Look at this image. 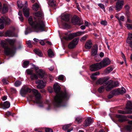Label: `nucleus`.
Segmentation results:
<instances>
[{
  "label": "nucleus",
  "mask_w": 132,
  "mask_h": 132,
  "mask_svg": "<svg viewBox=\"0 0 132 132\" xmlns=\"http://www.w3.org/2000/svg\"><path fill=\"white\" fill-rule=\"evenodd\" d=\"M45 131L46 132H53V131L51 129L49 128H46Z\"/></svg>",
  "instance_id": "6e6d98bb"
},
{
  "label": "nucleus",
  "mask_w": 132,
  "mask_h": 132,
  "mask_svg": "<svg viewBox=\"0 0 132 132\" xmlns=\"http://www.w3.org/2000/svg\"><path fill=\"white\" fill-rule=\"evenodd\" d=\"M85 24L86 26H89V23L86 21H85Z\"/></svg>",
  "instance_id": "e2e57ef3"
},
{
  "label": "nucleus",
  "mask_w": 132,
  "mask_h": 132,
  "mask_svg": "<svg viewBox=\"0 0 132 132\" xmlns=\"http://www.w3.org/2000/svg\"><path fill=\"white\" fill-rule=\"evenodd\" d=\"M5 35V36L6 37H13L14 36V33L12 31L8 30L6 32Z\"/></svg>",
  "instance_id": "bb28decb"
},
{
  "label": "nucleus",
  "mask_w": 132,
  "mask_h": 132,
  "mask_svg": "<svg viewBox=\"0 0 132 132\" xmlns=\"http://www.w3.org/2000/svg\"><path fill=\"white\" fill-rule=\"evenodd\" d=\"M80 28L82 30H84L85 29V27L84 25H82L80 26Z\"/></svg>",
  "instance_id": "774afa93"
},
{
  "label": "nucleus",
  "mask_w": 132,
  "mask_h": 132,
  "mask_svg": "<svg viewBox=\"0 0 132 132\" xmlns=\"http://www.w3.org/2000/svg\"><path fill=\"white\" fill-rule=\"evenodd\" d=\"M17 4L18 7L20 9H21L23 6V4L21 3V2L20 1H17Z\"/></svg>",
  "instance_id": "a19ab883"
},
{
  "label": "nucleus",
  "mask_w": 132,
  "mask_h": 132,
  "mask_svg": "<svg viewBox=\"0 0 132 132\" xmlns=\"http://www.w3.org/2000/svg\"><path fill=\"white\" fill-rule=\"evenodd\" d=\"M113 68L111 67H109L107 68L104 71L105 73L108 74L109 73L111 72L113 70Z\"/></svg>",
  "instance_id": "2f4dec72"
},
{
  "label": "nucleus",
  "mask_w": 132,
  "mask_h": 132,
  "mask_svg": "<svg viewBox=\"0 0 132 132\" xmlns=\"http://www.w3.org/2000/svg\"><path fill=\"white\" fill-rule=\"evenodd\" d=\"M71 125L67 124L63 126L62 127V129L64 130H67V132H70L72 130V129L70 128Z\"/></svg>",
  "instance_id": "4be33fe9"
},
{
  "label": "nucleus",
  "mask_w": 132,
  "mask_h": 132,
  "mask_svg": "<svg viewBox=\"0 0 132 132\" xmlns=\"http://www.w3.org/2000/svg\"><path fill=\"white\" fill-rule=\"evenodd\" d=\"M110 61L108 59L105 58L102 61L99 62V64L101 67L102 68L105 67L110 63Z\"/></svg>",
  "instance_id": "9b49d317"
},
{
  "label": "nucleus",
  "mask_w": 132,
  "mask_h": 132,
  "mask_svg": "<svg viewBox=\"0 0 132 132\" xmlns=\"http://www.w3.org/2000/svg\"><path fill=\"white\" fill-rule=\"evenodd\" d=\"M117 91L120 94H122L126 92V90L123 87H122L121 89H118Z\"/></svg>",
  "instance_id": "473e14b6"
},
{
  "label": "nucleus",
  "mask_w": 132,
  "mask_h": 132,
  "mask_svg": "<svg viewBox=\"0 0 132 132\" xmlns=\"http://www.w3.org/2000/svg\"><path fill=\"white\" fill-rule=\"evenodd\" d=\"M127 43L129 45L130 47L132 48V33H129L126 41Z\"/></svg>",
  "instance_id": "412c9836"
},
{
  "label": "nucleus",
  "mask_w": 132,
  "mask_h": 132,
  "mask_svg": "<svg viewBox=\"0 0 132 132\" xmlns=\"http://www.w3.org/2000/svg\"><path fill=\"white\" fill-rule=\"evenodd\" d=\"M11 91L13 93H15L16 92V89L14 88H12L11 89Z\"/></svg>",
  "instance_id": "13d9d810"
},
{
  "label": "nucleus",
  "mask_w": 132,
  "mask_h": 132,
  "mask_svg": "<svg viewBox=\"0 0 132 132\" xmlns=\"http://www.w3.org/2000/svg\"><path fill=\"white\" fill-rule=\"evenodd\" d=\"M108 80V79L105 77L100 78L96 81V83L97 85H101L103 83H106Z\"/></svg>",
  "instance_id": "a211bd4d"
},
{
  "label": "nucleus",
  "mask_w": 132,
  "mask_h": 132,
  "mask_svg": "<svg viewBox=\"0 0 132 132\" xmlns=\"http://www.w3.org/2000/svg\"><path fill=\"white\" fill-rule=\"evenodd\" d=\"M101 24L104 26H106L107 24V22L105 20H102L101 22Z\"/></svg>",
  "instance_id": "8fccbe9b"
},
{
  "label": "nucleus",
  "mask_w": 132,
  "mask_h": 132,
  "mask_svg": "<svg viewBox=\"0 0 132 132\" xmlns=\"http://www.w3.org/2000/svg\"><path fill=\"white\" fill-rule=\"evenodd\" d=\"M33 67L35 69L36 73L39 76L40 78H43L44 76L45 75L44 71L42 69H39L38 67L34 65H33Z\"/></svg>",
  "instance_id": "6e6552de"
},
{
  "label": "nucleus",
  "mask_w": 132,
  "mask_h": 132,
  "mask_svg": "<svg viewBox=\"0 0 132 132\" xmlns=\"http://www.w3.org/2000/svg\"><path fill=\"white\" fill-rule=\"evenodd\" d=\"M18 14L19 16V18L20 20L22 22L23 20V19L22 13V12L21 11H19L18 13Z\"/></svg>",
  "instance_id": "58836bf2"
},
{
  "label": "nucleus",
  "mask_w": 132,
  "mask_h": 132,
  "mask_svg": "<svg viewBox=\"0 0 132 132\" xmlns=\"http://www.w3.org/2000/svg\"><path fill=\"white\" fill-rule=\"evenodd\" d=\"M33 40L36 42H39V40L38 39H36V38H34L33 39Z\"/></svg>",
  "instance_id": "338daca9"
},
{
  "label": "nucleus",
  "mask_w": 132,
  "mask_h": 132,
  "mask_svg": "<svg viewBox=\"0 0 132 132\" xmlns=\"http://www.w3.org/2000/svg\"><path fill=\"white\" fill-rule=\"evenodd\" d=\"M39 8V4L37 3H35L32 6V8L33 10L35 11H37Z\"/></svg>",
  "instance_id": "c756f323"
},
{
  "label": "nucleus",
  "mask_w": 132,
  "mask_h": 132,
  "mask_svg": "<svg viewBox=\"0 0 132 132\" xmlns=\"http://www.w3.org/2000/svg\"><path fill=\"white\" fill-rule=\"evenodd\" d=\"M64 76L62 75H60L58 78V79L63 81L64 80Z\"/></svg>",
  "instance_id": "09e8293b"
},
{
  "label": "nucleus",
  "mask_w": 132,
  "mask_h": 132,
  "mask_svg": "<svg viewBox=\"0 0 132 132\" xmlns=\"http://www.w3.org/2000/svg\"><path fill=\"white\" fill-rule=\"evenodd\" d=\"M125 129L128 131H131L132 130V125L127 126L125 127Z\"/></svg>",
  "instance_id": "ea45409f"
},
{
  "label": "nucleus",
  "mask_w": 132,
  "mask_h": 132,
  "mask_svg": "<svg viewBox=\"0 0 132 132\" xmlns=\"http://www.w3.org/2000/svg\"><path fill=\"white\" fill-rule=\"evenodd\" d=\"M93 122V119L90 118L88 117L85 120L84 124V126L85 127L89 126Z\"/></svg>",
  "instance_id": "aec40b11"
},
{
  "label": "nucleus",
  "mask_w": 132,
  "mask_h": 132,
  "mask_svg": "<svg viewBox=\"0 0 132 132\" xmlns=\"http://www.w3.org/2000/svg\"><path fill=\"white\" fill-rule=\"evenodd\" d=\"M75 37L79 36L84 34V32L78 31L74 33Z\"/></svg>",
  "instance_id": "4c0bfd02"
},
{
  "label": "nucleus",
  "mask_w": 132,
  "mask_h": 132,
  "mask_svg": "<svg viewBox=\"0 0 132 132\" xmlns=\"http://www.w3.org/2000/svg\"><path fill=\"white\" fill-rule=\"evenodd\" d=\"M124 16H122L120 17V20L123 21L124 20Z\"/></svg>",
  "instance_id": "680f3d73"
},
{
  "label": "nucleus",
  "mask_w": 132,
  "mask_h": 132,
  "mask_svg": "<svg viewBox=\"0 0 132 132\" xmlns=\"http://www.w3.org/2000/svg\"><path fill=\"white\" fill-rule=\"evenodd\" d=\"M21 84V82L20 81H17L14 83L15 86L16 87H18L20 86Z\"/></svg>",
  "instance_id": "c03bdc74"
},
{
  "label": "nucleus",
  "mask_w": 132,
  "mask_h": 132,
  "mask_svg": "<svg viewBox=\"0 0 132 132\" xmlns=\"http://www.w3.org/2000/svg\"><path fill=\"white\" fill-rule=\"evenodd\" d=\"M119 83L117 81H113L110 80L106 82V90L110 91L111 89L114 87L118 86L119 85Z\"/></svg>",
  "instance_id": "39448f33"
},
{
  "label": "nucleus",
  "mask_w": 132,
  "mask_h": 132,
  "mask_svg": "<svg viewBox=\"0 0 132 132\" xmlns=\"http://www.w3.org/2000/svg\"><path fill=\"white\" fill-rule=\"evenodd\" d=\"M44 40H40L39 41V43L42 45H45Z\"/></svg>",
  "instance_id": "603ef678"
},
{
  "label": "nucleus",
  "mask_w": 132,
  "mask_h": 132,
  "mask_svg": "<svg viewBox=\"0 0 132 132\" xmlns=\"http://www.w3.org/2000/svg\"><path fill=\"white\" fill-rule=\"evenodd\" d=\"M36 84H38L37 86V87L38 88H43L45 87L46 85L45 82H44L39 80L36 81Z\"/></svg>",
  "instance_id": "2eb2a0df"
},
{
  "label": "nucleus",
  "mask_w": 132,
  "mask_h": 132,
  "mask_svg": "<svg viewBox=\"0 0 132 132\" xmlns=\"http://www.w3.org/2000/svg\"><path fill=\"white\" fill-rule=\"evenodd\" d=\"M49 5H51L52 6H55V2L54 0H47Z\"/></svg>",
  "instance_id": "7c9ffc66"
},
{
  "label": "nucleus",
  "mask_w": 132,
  "mask_h": 132,
  "mask_svg": "<svg viewBox=\"0 0 132 132\" xmlns=\"http://www.w3.org/2000/svg\"><path fill=\"white\" fill-rule=\"evenodd\" d=\"M100 57H102L104 56V54L102 52H101L100 54Z\"/></svg>",
  "instance_id": "0e129e2a"
},
{
  "label": "nucleus",
  "mask_w": 132,
  "mask_h": 132,
  "mask_svg": "<svg viewBox=\"0 0 132 132\" xmlns=\"http://www.w3.org/2000/svg\"><path fill=\"white\" fill-rule=\"evenodd\" d=\"M34 96L32 95H30L29 97V98H30V101H33V97Z\"/></svg>",
  "instance_id": "bf43d9fd"
},
{
  "label": "nucleus",
  "mask_w": 132,
  "mask_h": 132,
  "mask_svg": "<svg viewBox=\"0 0 132 132\" xmlns=\"http://www.w3.org/2000/svg\"><path fill=\"white\" fill-rule=\"evenodd\" d=\"M126 108L127 109L129 110L126 111L119 110L118 111L119 112L123 114H132V103L131 101H129L127 102Z\"/></svg>",
  "instance_id": "423d86ee"
},
{
  "label": "nucleus",
  "mask_w": 132,
  "mask_h": 132,
  "mask_svg": "<svg viewBox=\"0 0 132 132\" xmlns=\"http://www.w3.org/2000/svg\"><path fill=\"white\" fill-rule=\"evenodd\" d=\"M87 35L84 36L81 38L80 39L81 41L83 42L87 38Z\"/></svg>",
  "instance_id": "de8ad7c7"
},
{
  "label": "nucleus",
  "mask_w": 132,
  "mask_h": 132,
  "mask_svg": "<svg viewBox=\"0 0 132 132\" xmlns=\"http://www.w3.org/2000/svg\"><path fill=\"white\" fill-rule=\"evenodd\" d=\"M126 27L129 29H132V24H126Z\"/></svg>",
  "instance_id": "864d4df0"
},
{
  "label": "nucleus",
  "mask_w": 132,
  "mask_h": 132,
  "mask_svg": "<svg viewBox=\"0 0 132 132\" xmlns=\"http://www.w3.org/2000/svg\"><path fill=\"white\" fill-rule=\"evenodd\" d=\"M100 73L99 72H96L93 73L90 76L91 78L93 80H95L96 79V76L99 75Z\"/></svg>",
  "instance_id": "c85d7f7f"
},
{
  "label": "nucleus",
  "mask_w": 132,
  "mask_h": 132,
  "mask_svg": "<svg viewBox=\"0 0 132 132\" xmlns=\"http://www.w3.org/2000/svg\"><path fill=\"white\" fill-rule=\"evenodd\" d=\"M8 9V5L5 4H3V6L2 7L1 3L0 2V12L3 14L7 12Z\"/></svg>",
  "instance_id": "4468645a"
},
{
  "label": "nucleus",
  "mask_w": 132,
  "mask_h": 132,
  "mask_svg": "<svg viewBox=\"0 0 132 132\" xmlns=\"http://www.w3.org/2000/svg\"><path fill=\"white\" fill-rule=\"evenodd\" d=\"M71 22L74 24L80 26L83 24L82 22L80 20L78 17L76 16H73L72 18Z\"/></svg>",
  "instance_id": "9d476101"
},
{
  "label": "nucleus",
  "mask_w": 132,
  "mask_h": 132,
  "mask_svg": "<svg viewBox=\"0 0 132 132\" xmlns=\"http://www.w3.org/2000/svg\"><path fill=\"white\" fill-rule=\"evenodd\" d=\"M10 103L8 101L4 102L3 103H0V108L5 109L8 108L10 106Z\"/></svg>",
  "instance_id": "f3484780"
},
{
  "label": "nucleus",
  "mask_w": 132,
  "mask_h": 132,
  "mask_svg": "<svg viewBox=\"0 0 132 132\" xmlns=\"http://www.w3.org/2000/svg\"><path fill=\"white\" fill-rule=\"evenodd\" d=\"M98 6L100 7L101 9H103L104 10H105L104 6L101 3H100L98 4Z\"/></svg>",
  "instance_id": "5fc2aeb1"
},
{
  "label": "nucleus",
  "mask_w": 132,
  "mask_h": 132,
  "mask_svg": "<svg viewBox=\"0 0 132 132\" xmlns=\"http://www.w3.org/2000/svg\"><path fill=\"white\" fill-rule=\"evenodd\" d=\"M98 50V47L96 46H95L94 48L92 50L91 55L93 56H95L97 54Z\"/></svg>",
  "instance_id": "cd10ccee"
},
{
  "label": "nucleus",
  "mask_w": 132,
  "mask_h": 132,
  "mask_svg": "<svg viewBox=\"0 0 132 132\" xmlns=\"http://www.w3.org/2000/svg\"><path fill=\"white\" fill-rule=\"evenodd\" d=\"M125 9L126 10L128 11L129 9V7L128 5H126L125 6Z\"/></svg>",
  "instance_id": "052dcab7"
},
{
  "label": "nucleus",
  "mask_w": 132,
  "mask_h": 132,
  "mask_svg": "<svg viewBox=\"0 0 132 132\" xmlns=\"http://www.w3.org/2000/svg\"><path fill=\"white\" fill-rule=\"evenodd\" d=\"M7 99V96H3L2 98V100L3 101H4L5 100Z\"/></svg>",
  "instance_id": "69168bd1"
},
{
  "label": "nucleus",
  "mask_w": 132,
  "mask_h": 132,
  "mask_svg": "<svg viewBox=\"0 0 132 132\" xmlns=\"http://www.w3.org/2000/svg\"><path fill=\"white\" fill-rule=\"evenodd\" d=\"M76 121L78 123H80L82 121V118L80 117H77L75 118Z\"/></svg>",
  "instance_id": "79ce46f5"
},
{
  "label": "nucleus",
  "mask_w": 132,
  "mask_h": 132,
  "mask_svg": "<svg viewBox=\"0 0 132 132\" xmlns=\"http://www.w3.org/2000/svg\"><path fill=\"white\" fill-rule=\"evenodd\" d=\"M116 117L118 118V120L120 122H123L127 120V118L126 116L121 114H117Z\"/></svg>",
  "instance_id": "6ab92c4d"
},
{
  "label": "nucleus",
  "mask_w": 132,
  "mask_h": 132,
  "mask_svg": "<svg viewBox=\"0 0 132 132\" xmlns=\"http://www.w3.org/2000/svg\"><path fill=\"white\" fill-rule=\"evenodd\" d=\"M123 0H118L115 6V10L117 11H120L124 5Z\"/></svg>",
  "instance_id": "1a4fd4ad"
},
{
  "label": "nucleus",
  "mask_w": 132,
  "mask_h": 132,
  "mask_svg": "<svg viewBox=\"0 0 132 132\" xmlns=\"http://www.w3.org/2000/svg\"><path fill=\"white\" fill-rule=\"evenodd\" d=\"M53 88L56 94L53 102L54 105L56 107L64 106L65 101L68 98V93L66 92L61 91L60 87L57 83L54 84Z\"/></svg>",
  "instance_id": "f03ea898"
},
{
  "label": "nucleus",
  "mask_w": 132,
  "mask_h": 132,
  "mask_svg": "<svg viewBox=\"0 0 132 132\" xmlns=\"http://www.w3.org/2000/svg\"><path fill=\"white\" fill-rule=\"evenodd\" d=\"M115 92V90H113L112 92L113 93H114V92ZM113 94H110L108 96V98L110 99V98H112L113 97Z\"/></svg>",
  "instance_id": "3c124183"
},
{
  "label": "nucleus",
  "mask_w": 132,
  "mask_h": 132,
  "mask_svg": "<svg viewBox=\"0 0 132 132\" xmlns=\"http://www.w3.org/2000/svg\"><path fill=\"white\" fill-rule=\"evenodd\" d=\"M62 19L64 21L68 22L69 20V15L67 14H63L61 15Z\"/></svg>",
  "instance_id": "5701e85b"
},
{
  "label": "nucleus",
  "mask_w": 132,
  "mask_h": 132,
  "mask_svg": "<svg viewBox=\"0 0 132 132\" xmlns=\"http://www.w3.org/2000/svg\"><path fill=\"white\" fill-rule=\"evenodd\" d=\"M48 91L50 93H51L53 92V89L51 87H49L48 88Z\"/></svg>",
  "instance_id": "4d7b16f0"
},
{
  "label": "nucleus",
  "mask_w": 132,
  "mask_h": 132,
  "mask_svg": "<svg viewBox=\"0 0 132 132\" xmlns=\"http://www.w3.org/2000/svg\"><path fill=\"white\" fill-rule=\"evenodd\" d=\"M34 52L39 56L41 57L42 56V54L39 49H35L34 50Z\"/></svg>",
  "instance_id": "f704fd0d"
},
{
  "label": "nucleus",
  "mask_w": 132,
  "mask_h": 132,
  "mask_svg": "<svg viewBox=\"0 0 132 132\" xmlns=\"http://www.w3.org/2000/svg\"><path fill=\"white\" fill-rule=\"evenodd\" d=\"M30 78L32 80L37 79L38 78L37 75L33 73L30 75Z\"/></svg>",
  "instance_id": "72a5a7b5"
},
{
  "label": "nucleus",
  "mask_w": 132,
  "mask_h": 132,
  "mask_svg": "<svg viewBox=\"0 0 132 132\" xmlns=\"http://www.w3.org/2000/svg\"><path fill=\"white\" fill-rule=\"evenodd\" d=\"M29 62V61H26L23 62L22 66L24 68H26L28 65Z\"/></svg>",
  "instance_id": "e433bc0d"
},
{
  "label": "nucleus",
  "mask_w": 132,
  "mask_h": 132,
  "mask_svg": "<svg viewBox=\"0 0 132 132\" xmlns=\"http://www.w3.org/2000/svg\"><path fill=\"white\" fill-rule=\"evenodd\" d=\"M26 71L28 75H30L33 73V71L30 69L27 70Z\"/></svg>",
  "instance_id": "37998d69"
},
{
  "label": "nucleus",
  "mask_w": 132,
  "mask_h": 132,
  "mask_svg": "<svg viewBox=\"0 0 132 132\" xmlns=\"http://www.w3.org/2000/svg\"><path fill=\"white\" fill-rule=\"evenodd\" d=\"M27 2H26L25 6L23 8V12L26 17H28L29 15V9L27 7Z\"/></svg>",
  "instance_id": "dca6fc26"
},
{
  "label": "nucleus",
  "mask_w": 132,
  "mask_h": 132,
  "mask_svg": "<svg viewBox=\"0 0 132 132\" xmlns=\"http://www.w3.org/2000/svg\"><path fill=\"white\" fill-rule=\"evenodd\" d=\"M31 91L35 97V100L34 101V102L37 104L42 103V102L41 100V95L39 93L36 89L31 90L30 88H28L27 86H25L22 88L20 93L22 96L24 97L28 92H30Z\"/></svg>",
  "instance_id": "20e7f679"
},
{
  "label": "nucleus",
  "mask_w": 132,
  "mask_h": 132,
  "mask_svg": "<svg viewBox=\"0 0 132 132\" xmlns=\"http://www.w3.org/2000/svg\"><path fill=\"white\" fill-rule=\"evenodd\" d=\"M75 37L74 33L70 34L64 37V39L67 40H70Z\"/></svg>",
  "instance_id": "b1692460"
},
{
  "label": "nucleus",
  "mask_w": 132,
  "mask_h": 132,
  "mask_svg": "<svg viewBox=\"0 0 132 132\" xmlns=\"http://www.w3.org/2000/svg\"><path fill=\"white\" fill-rule=\"evenodd\" d=\"M26 44H27L28 46L30 48L32 47V45L31 44V41L30 40H29L26 42Z\"/></svg>",
  "instance_id": "a18cd8bd"
},
{
  "label": "nucleus",
  "mask_w": 132,
  "mask_h": 132,
  "mask_svg": "<svg viewBox=\"0 0 132 132\" xmlns=\"http://www.w3.org/2000/svg\"><path fill=\"white\" fill-rule=\"evenodd\" d=\"M48 54L49 57H52L54 56V54L51 49H49L48 51Z\"/></svg>",
  "instance_id": "c9c22d12"
},
{
  "label": "nucleus",
  "mask_w": 132,
  "mask_h": 132,
  "mask_svg": "<svg viewBox=\"0 0 132 132\" xmlns=\"http://www.w3.org/2000/svg\"><path fill=\"white\" fill-rule=\"evenodd\" d=\"M92 45V42L91 40H88L86 43L85 47L88 49H90L91 48Z\"/></svg>",
  "instance_id": "a878e982"
},
{
  "label": "nucleus",
  "mask_w": 132,
  "mask_h": 132,
  "mask_svg": "<svg viewBox=\"0 0 132 132\" xmlns=\"http://www.w3.org/2000/svg\"><path fill=\"white\" fill-rule=\"evenodd\" d=\"M79 39L77 38H75L73 39L68 45V47L70 49H73L75 48L77 44Z\"/></svg>",
  "instance_id": "f8f14e48"
},
{
  "label": "nucleus",
  "mask_w": 132,
  "mask_h": 132,
  "mask_svg": "<svg viewBox=\"0 0 132 132\" xmlns=\"http://www.w3.org/2000/svg\"><path fill=\"white\" fill-rule=\"evenodd\" d=\"M101 69L99 63L93 64L90 67V70L91 71H95Z\"/></svg>",
  "instance_id": "ddd939ff"
},
{
  "label": "nucleus",
  "mask_w": 132,
  "mask_h": 132,
  "mask_svg": "<svg viewBox=\"0 0 132 132\" xmlns=\"http://www.w3.org/2000/svg\"><path fill=\"white\" fill-rule=\"evenodd\" d=\"M6 40V42L9 43L10 45V47H9L6 43L2 41L1 43V45L4 49V52L6 55L12 56L14 54L16 49L14 45V44L16 42V40L15 39H7Z\"/></svg>",
  "instance_id": "7ed1b4c3"
},
{
  "label": "nucleus",
  "mask_w": 132,
  "mask_h": 132,
  "mask_svg": "<svg viewBox=\"0 0 132 132\" xmlns=\"http://www.w3.org/2000/svg\"><path fill=\"white\" fill-rule=\"evenodd\" d=\"M2 81L4 85L7 84L9 83V81L6 79H3L2 80Z\"/></svg>",
  "instance_id": "49530a36"
},
{
  "label": "nucleus",
  "mask_w": 132,
  "mask_h": 132,
  "mask_svg": "<svg viewBox=\"0 0 132 132\" xmlns=\"http://www.w3.org/2000/svg\"><path fill=\"white\" fill-rule=\"evenodd\" d=\"M10 22V19L6 16L1 17L0 18V24H2L0 25V29H2L4 28V26L3 24H9Z\"/></svg>",
  "instance_id": "0eeeda50"
},
{
  "label": "nucleus",
  "mask_w": 132,
  "mask_h": 132,
  "mask_svg": "<svg viewBox=\"0 0 132 132\" xmlns=\"http://www.w3.org/2000/svg\"><path fill=\"white\" fill-rule=\"evenodd\" d=\"M106 82L104 84L103 86L100 87L98 89V92L100 93H101L104 92V88H105L106 90Z\"/></svg>",
  "instance_id": "393cba45"
},
{
  "label": "nucleus",
  "mask_w": 132,
  "mask_h": 132,
  "mask_svg": "<svg viewBox=\"0 0 132 132\" xmlns=\"http://www.w3.org/2000/svg\"><path fill=\"white\" fill-rule=\"evenodd\" d=\"M34 18L35 20L34 21L32 16H30L28 19L29 23L32 27V29L27 28L25 31L26 35L32 31L38 32L45 30L44 18L42 11L41 10L35 13Z\"/></svg>",
  "instance_id": "f257e3e1"
}]
</instances>
